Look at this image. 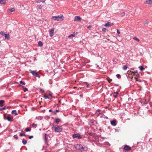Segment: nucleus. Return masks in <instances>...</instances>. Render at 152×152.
I'll use <instances>...</instances> for the list:
<instances>
[{
  "label": "nucleus",
  "mask_w": 152,
  "mask_h": 152,
  "mask_svg": "<svg viewBox=\"0 0 152 152\" xmlns=\"http://www.w3.org/2000/svg\"><path fill=\"white\" fill-rule=\"evenodd\" d=\"M64 18V17L63 15H61V16L58 15L57 16H53L52 19L55 20L62 21L63 20Z\"/></svg>",
  "instance_id": "obj_1"
},
{
  "label": "nucleus",
  "mask_w": 152,
  "mask_h": 152,
  "mask_svg": "<svg viewBox=\"0 0 152 152\" xmlns=\"http://www.w3.org/2000/svg\"><path fill=\"white\" fill-rule=\"evenodd\" d=\"M75 147L76 149L81 150L82 151L84 149V148L81 144H77L75 146Z\"/></svg>",
  "instance_id": "obj_2"
},
{
  "label": "nucleus",
  "mask_w": 152,
  "mask_h": 152,
  "mask_svg": "<svg viewBox=\"0 0 152 152\" xmlns=\"http://www.w3.org/2000/svg\"><path fill=\"white\" fill-rule=\"evenodd\" d=\"M55 131L56 132H60L62 131V129L60 128L59 126H58L56 127H55Z\"/></svg>",
  "instance_id": "obj_3"
},
{
  "label": "nucleus",
  "mask_w": 152,
  "mask_h": 152,
  "mask_svg": "<svg viewBox=\"0 0 152 152\" xmlns=\"http://www.w3.org/2000/svg\"><path fill=\"white\" fill-rule=\"evenodd\" d=\"M30 73H31L33 75L36 77H39L38 74L34 71L30 70Z\"/></svg>",
  "instance_id": "obj_4"
},
{
  "label": "nucleus",
  "mask_w": 152,
  "mask_h": 152,
  "mask_svg": "<svg viewBox=\"0 0 152 152\" xmlns=\"http://www.w3.org/2000/svg\"><path fill=\"white\" fill-rule=\"evenodd\" d=\"M132 74H133L135 76L137 77H138L140 76L139 74H138L137 71L134 72H132Z\"/></svg>",
  "instance_id": "obj_5"
},
{
  "label": "nucleus",
  "mask_w": 152,
  "mask_h": 152,
  "mask_svg": "<svg viewBox=\"0 0 152 152\" xmlns=\"http://www.w3.org/2000/svg\"><path fill=\"white\" fill-rule=\"evenodd\" d=\"M72 137L73 138H77L78 139H80L81 138V137L80 136L79 134H74L72 135Z\"/></svg>",
  "instance_id": "obj_6"
},
{
  "label": "nucleus",
  "mask_w": 152,
  "mask_h": 152,
  "mask_svg": "<svg viewBox=\"0 0 152 152\" xmlns=\"http://www.w3.org/2000/svg\"><path fill=\"white\" fill-rule=\"evenodd\" d=\"M54 28H52L49 31L50 35V37H52L54 35Z\"/></svg>",
  "instance_id": "obj_7"
},
{
  "label": "nucleus",
  "mask_w": 152,
  "mask_h": 152,
  "mask_svg": "<svg viewBox=\"0 0 152 152\" xmlns=\"http://www.w3.org/2000/svg\"><path fill=\"white\" fill-rule=\"evenodd\" d=\"M131 148V147L127 145H125L124 147V149L126 151H129L130 150Z\"/></svg>",
  "instance_id": "obj_8"
},
{
  "label": "nucleus",
  "mask_w": 152,
  "mask_h": 152,
  "mask_svg": "<svg viewBox=\"0 0 152 152\" xmlns=\"http://www.w3.org/2000/svg\"><path fill=\"white\" fill-rule=\"evenodd\" d=\"M144 3L148 4H152V0H146Z\"/></svg>",
  "instance_id": "obj_9"
},
{
  "label": "nucleus",
  "mask_w": 152,
  "mask_h": 152,
  "mask_svg": "<svg viewBox=\"0 0 152 152\" xmlns=\"http://www.w3.org/2000/svg\"><path fill=\"white\" fill-rule=\"evenodd\" d=\"M81 18L79 16H76L74 18V21H80V20Z\"/></svg>",
  "instance_id": "obj_10"
},
{
  "label": "nucleus",
  "mask_w": 152,
  "mask_h": 152,
  "mask_svg": "<svg viewBox=\"0 0 152 152\" xmlns=\"http://www.w3.org/2000/svg\"><path fill=\"white\" fill-rule=\"evenodd\" d=\"M4 119H7L9 121H11L12 120V118L10 117L9 115L8 116L7 118H6L5 117H4Z\"/></svg>",
  "instance_id": "obj_11"
},
{
  "label": "nucleus",
  "mask_w": 152,
  "mask_h": 152,
  "mask_svg": "<svg viewBox=\"0 0 152 152\" xmlns=\"http://www.w3.org/2000/svg\"><path fill=\"white\" fill-rule=\"evenodd\" d=\"M111 124L113 126H115L116 125V121L115 120H113L110 122Z\"/></svg>",
  "instance_id": "obj_12"
},
{
  "label": "nucleus",
  "mask_w": 152,
  "mask_h": 152,
  "mask_svg": "<svg viewBox=\"0 0 152 152\" xmlns=\"http://www.w3.org/2000/svg\"><path fill=\"white\" fill-rule=\"evenodd\" d=\"M104 26L105 27H106L107 28L111 26V25L110 24V23L109 22H108L106 23L104 25Z\"/></svg>",
  "instance_id": "obj_13"
},
{
  "label": "nucleus",
  "mask_w": 152,
  "mask_h": 152,
  "mask_svg": "<svg viewBox=\"0 0 152 152\" xmlns=\"http://www.w3.org/2000/svg\"><path fill=\"white\" fill-rule=\"evenodd\" d=\"M4 102V101L3 100H1L0 101V107H2L3 106V103Z\"/></svg>",
  "instance_id": "obj_14"
},
{
  "label": "nucleus",
  "mask_w": 152,
  "mask_h": 152,
  "mask_svg": "<svg viewBox=\"0 0 152 152\" xmlns=\"http://www.w3.org/2000/svg\"><path fill=\"white\" fill-rule=\"evenodd\" d=\"M5 37V39H9L10 38V35L9 34H6L4 36Z\"/></svg>",
  "instance_id": "obj_15"
},
{
  "label": "nucleus",
  "mask_w": 152,
  "mask_h": 152,
  "mask_svg": "<svg viewBox=\"0 0 152 152\" xmlns=\"http://www.w3.org/2000/svg\"><path fill=\"white\" fill-rule=\"evenodd\" d=\"M5 2V0H0V4H4Z\"/></svg>",
  "instance_id": "obj_16"
},
{
  "label": "nucleus",
  "mask_w": 152,
  "mask_h": 152,
  "mask_svg": "<svg viewBox=\"0 0 152 152\" xmlns=\"http://www.w3.org/2000/svg\"><path fill=\"white\" fill-rule=\"evenodd\" d=\"M38 46L40 47H41L43 45V43L41 41H39L38 43Z\"/></svg>",
  "instance_id": "obj_17"
},
{
  "label": "nucleus",
  "mask_w": 152,
  "mask_h": 152,
  "mask_svg": "<svg viewBox=\"0 0 152 152\" xmlns=\"http://www.w3.org/2000/svg\"><path fill=\"white\" fill-rule=\"evenodd\" d=\"M22 142L23 145H25L27 143V141L25 139H23Z\"/></svg>",
  "instance_id": "obj_18"
},
{
  "label": "nucleus",
  "mask_w": 152,
  "mask_h": 152,
  "mask_svg": "<svg viewBox=\"0 0 152 152\" xmlns=\"http://www.w3.org/2000/svg\"><path fill=\"white\" fill-rule=\"evenodd\" d=\"M8 10L10 11V12H11L14 11L15 10V9L14 8H12L11 9H9Z\"/></svg>",
  "instance_id": "obj_19"
},
{
  "label": "nucleus",
  "mask_w": 152,
  "mask_h": 152,
  "mask_svg": "<svg viewBox=\"0 0 152 152\" xmlns=\"http://www.w3.org/2000/svg\"><path fill=\"white\" fill-rule=\"evenodd\" d=\"M47 134H45V143H47V141L48 140V138L46 136H47Z\"/></svg>",
  "instance_id": "obj_20"
},
{
  "label": "nucleus",
  "mask_w": 152,
  "mask_h": 152,
  "mask_svg": "<svg viewBox=\"0 0 152 152\" xmlns=\"http://www.w3.org/2000/svg\"><path fill=\"white\" fill-rule=\"evenodd\" d=\"M12 114H15V115H18V113H16L15 110H12Z\"/></svg>",
  "instance_id": "obj_21"
},
{
  "label": "nucleus",
  "mask_w": 152,
  "mask_h": 152,
  "mask_svg": "<svg viewBox=\"0 0 152 152\" xmlns=\"http://www.w3.org/2000/svg\"><path fill=\"white\" fill-rule=\"evenodd\" d=\"M60 121V120L59 119H56L55 120V122L58 124Z\"/></svg>",
  "instance_id": "obj_22"
},
{
  "label": "nucleus",
  "mask_w": 152,
  "mask_h": 152,
  "mask_svg": "<svg viewBox=\"0 0 152 152\" xmlns=\"http://www.w3.org/2000/svg\"><path fill=\"white\" fill-rule=\"evenodd\" d=\"M133 39L137 42H139L140 41V39L137 37H134Z\"/></svg>",
  "instance_id": "obj_23"
},
{
  "label": "nucleus",
  "mask_w": 152,
  "mask_h": 152,
  "mask_svg": "<svg viewBox=\"0 0 152 152\" xmlns=\"http://www.w3.org/2000/svg\"><path fill=\"white\" fill-rule=\"evenodd\" d=\"M127 68V66L126 65H125L123 67V68L124 70H126Z\"/></svg>",
  "instance_id": "obj_24"
},
{
  "label": "nucleus",
  "mask_w": 152,
  "mask_h": 152,
  "mask_svg": "<svg viewBox=\"0 0 152 152\" xmlns=\"http://www.w3.org/2000/svg\"><path fill=\"white\" fill-rule=\"evenodd\" d=\"M46 0H39L38 1H37V3H39L42 2V3H45Z\"/></svg>",
  "instance_id": "obj_25"
},
{
  "label": "nucleus",
  "mask_w": 152,
  "mask_h": 152,
  "mask_svg": "<svg viewBox=\"0 0 152 152\" xmlns=\"http://www.w3.org/2000/svg\"><path fill=\"white\" fill-rule=\"evenodd\" d=\"M75 34H70L69 36L68 37H75Z\"/></svg>",
  "instance_id": "obj_26"
},
{
  "label": "nucleus",
  "mask_w": 152,
  "mask_h": 152,
  "mask_svg": "<svg viewBox=\"0 0 152 152\" xmlns=\"http://www.w3.org/2000/svg\"><path fill=\"white\" fill-rule=\"evenodd\" d=\"M139 68L140 70L141 71H142L144 69V68L142 66H140Z\"/></svg>",
  "instance_id": "obj_27"
},
{
  "label": "nucleus",
  "mask_w": 152,
  "mask_h": 152,
  "mask_svg": "<svg viewBox=\"0 0 152 152\" xmlns=\"http://www.w3.org/2000/svg\"><path fill=\"white\" fill-rule=\"evenodd\" d=\"M0 34L2 35L3 36H4L6 34L3 31H1L0 33Z\"/></svg>",
  "instance_id": "obj_28"
},
{
  "label": "nucleus",
  "mask_w": 152,
  "mask_h": 152,
  "mask_svg": "<svg viewBox=\"0 0 152 152\" xmlns=\"http://www.w3.org/2000/svg\"><path fill=\"white\" fill-rule=\"evenodd\" d=\"M132 81H137L138 80L136 77H134V78H133L132 77Z\"/></svg>",
  "instance_id": "obj_29"
},
{
  "label": "nucleus",
  "mask_w": 152,
  "mask_h": 152,
  "mask_svg": "<svg viewBox=\"0 0 152 152\" xmlns=\"http://www.w3.org/2000/svg\"><path fill=\"white\" fill-rule=\"evenodd\" d=\"M20 84H22L23 85H25L26 84L25 83L23 82L22 81H20Z\"/></svg>",
  "instance_id": "obj_30"
},
{
  "label": "nucleus",
  "mask_w": 152,
  "mask_h": 152,
  "mask_svg": "<svg viewBox=\"0 0 152 152\" xmlns=\"http://www.w3.org/2000/svg\"><path fill=\"white\" fill-rule=\"evenodd\" d=\"M25 130L26 132L30 131L31 130V129L29 128H27Z\"/></svg>",
  "instance_id": "obj_31"
},
{
  "label": "nucleus",
  "mask_w": 152,
  "mask_h": 152,
  "mask_svg": "<svg viewBox=\"0 0 152 152\" xmlns=\"http://www.w3.org/2000/svg\"><path fill=\"white\" fill-rule=\"evenodd\" d=\"M23 88H24L23 91L24 92H26L28 91V89L27 88H24L23 87Z\"/></svg>",
  "instance_id": "obj_32"
},
{
  "label": "nucleus",
  "mask_w": 152,
  "mask_h": 152,
  "mask_svg": "<svg viewBox=\"0 0 152 152\" xmlns=\"http://www.w3.org/2000/svg\"><path fill=\"white\" fill-rule=\"evenodd\" d=\"M37 6L39 9H41L42 8L43 6L42 5H38Z\"/></svg>",
  "instance_id": "obj_33"
},
{
  "label": "nucleus",
  "mask_w": 152,
  "mask_h": 152,
  "mask_svg": "<svg viewBox=\"0 0 152 152\" xmlns=\"http://www.w3.org/2000/svg\"><path fill=\"white\" fill-rule=\"evenodd\" d=\"M7 108H8V107H7L6 106H5L4 107L1 108V109L3 110H5Z\"/></svg>",
  "instance_id": "obj_34"
},
{
  "label": "nucleus",
  "mask_w": 152,
  "mask_h": 152,
  "mask_svg": "<svg viewBox=\"0 0 152 152\" xmlns=\"http://www.w3.org/2000/svg\"><path fill=\"white\" fill-rule=\"evenodd\" d=\"M32 126L33 127H37V125L36 124H35L34 123L33 124H32Z\"/></svg>",
  "instance_id": "obj_35"
},
{
  "label": "nucleus",
  "mask_w": 152,
  "mask_h": 152,
  "mask_svg": "<svg viewBox=\"0 0 152 152\" xmlns=\"http://www.w3.org/2000/svg\"><path fill=\"white\" fill-rule=\"evenodd\" d=\"M44 98L45 99H47V98H48V96H47L46 95H45L44 96Z\"/></svg>",
  "instance_id": "obj_36"
},
{
  "label": "nucleus",
  "mask_w": 152,
  "mask_h": 152,
  "mask_svg": "<svg viewBox=\"0 0 152 152\" xmlns=\"http://www.w3.org/2000/svg\"><path fill=\"white\" fill-rule=\"evenodd\" d=\"M121 15L122 17L124 16L125 15V12H123L122 13H121Z\"/></svg>",
  "instance_id": "obj_37"
},
{
  "label": "nucleus",
  "mask_w": 152,
  "mask_h": 152,
  "mask_svg": "<svg viewBox=\"0 0 152 152\" xmlns=\"http://www.w3.org/2000/svg\"><path fill=\"white\" fill-rule=\"evenodd\" d=\"M107 80L109 83H110L112 81V80L110 79V78H108L107 79Z\"/></svg>",
  "instance_id": "obj_38"
},
{
  "label": "nucleus",
  "mask_w": 152,
  "mask_h": 152,
  "mask_svg": "<svg viewBox=\"0 0 152 152\" xmlns=\"http://www.w3.org/2000/svg\"><path fill=\"white\" fill-rule=\"evenodd\" d=\"M107 30V29L104 28H102V31H105Z\"/></svg>",
  "instance_id": "obj_39"
},
{
  "label": "nucleus",
  "mask_w": 152,
  "mask_h": 152,
  "mask_svg": "<svg viewBox=\"0 0 152 152\" xmlns=\"http://www.w3.org/2000/svg\"><path fill=\"white\" fill-rule=\"evenodd\" d=\"M116 76L117 78H120L121 77V75L119 74H117Z\"/></svg>",
  "instance_id": "obj_40"
},
{
  "label": "nucleus",
  "mask_w": 152,
  "mask_h": 152,
  "mask_svg": "<svg viewBox=\"0 0 152 152\" xmlns=\"http://www.w3.org/2000/svg\"><path fill=\"white\" fill-rule=\"evenodd\" d=\"M14 137V138L16 139H17L18 138V137L17 134L15 135Z\"/></svg>",
  "instance_id": "obj_41"
},
{
  "label": "nucleus",
  "mask_w": 152,
  "mask_h": 152,
  "mask_svg": "<svg viewBox=\"0 0 152 152\" xmlns=\"http://www.w3.org/2000/svg\"><path fill=\"white\" fill-rule=\"evenodd\" d=\"M33 137V136H30L29 137V139H31Z\"/></svg>",
  "instance_id": "obj_42"
},
{
  "label": "nucleus",
  "mask_w": 152,
  "mask_h": 152,
  "mask_svg": "<svg viewBox=\"0 0 152 152\" xmlns=\"http://www.w3.org/2000/svg\"><path fill=\"white\" fill-rule=\"evenodd\" d=\"M117 33L118 34H120V32L118 29H117Z\"/></svg>",
  "instance_id": "obj_43"
},
{
  "label": "nucleus",
  "mask_w": 152,
  "mask_h": 152,
  "mask_svg": "<svg viewBox=\"0 0 152 152\" xmlns=\"http://www.w3.org/2000/svg\"><path fill=\"white\" fill-rule=\"evenodd\" d=\"M40 91H43V92H44V90L43 89H41L40 90Z\"/></svg>",
  "instance_id": "obj_44"
},
{
  "label": "nucleus",
  "mask_w": 152,
  "mask_h": 152,
  "mask_svg": "<svg viewBox=\"0 0 152 152\" xmlns=\"http://www.w3.org/2000/svg\"><path fill=\"white\" fill-rule=\"evenodd\" d=\"M20 136H23V134H22V133H21V134H20Z\"/></svg>",
  "instance_id": "obj_45"
},
{
  "label": "nucleus",
  "mask_w": 152,
  "mask_h": 152,
  "mask_svg": "<svg viewBox=\"0 0 152 152\" xmlns=\"http://www.w3.org/2000/svg\"><path fill=\"white\" fill-rule=\"evenodd\" d=\"M114 93H115L116 94V95H118V92H115Z\"/></svg>",
  "instance_id": "obj_46"
},
{
  "label": "nucleus",
  "mask_w": 152,
  "mask_h": 152,
  "mask_svg": "<svg viewBox=\"0 0 152 152\" xmlns=\"http://www.w3.org/2000/svg\"><path fill=\"white\" fill-rule=\"evenodd\" d=\"M48 96H52V95H51V94H49L48 95Z\"/></svg>",
  "instance_id": "obj_47"
},
{
  "label": "nucleus",
  "mask_w": 152,
  "mask_h": 152,
  "mask_svg": "<svg viewBox=\"0 0 152 152\" xmlns=\"http://www.w3.org/2000/svg\"><path fill=\"white\" fill-rule=\"evenodd\" d=\"M91 26H89L88 27V28H91Z\"/></svg>",
  "instance_id": "obj_48"
},
{
  "label": "nucleus",
  "mask_w": 152,
  "mask_h": 152,
  "mask_svg": "<svg viewBox=\"0 0 152 152\" xmlns=\"http://www.w3.org/2000/svg\"><path fill=\"white\" fill-rule=\"evenodd\" d=\"M145 24H148V23L147 22H145Z\"/></svg>",
  "instance_id": "obj_49"
},
{
  "label": "nucleus",
  "mask_w": 152,
  "mask_h": 152,
  "mask_svg": "<svg viewBox=\"0 0 152 152\" xmlns=\"http://www.w3.org/2000/svg\"><path fill=\"white\" fill-rule=\"evenodd\" d=\"M114 96L115 98H116L117 97V95H114Z\"/></svg>",
  "instance_id": "obj_50"
},
{
  "label": "nucleus",
  "mask_w": 152,
  "mask_h": 152,
  "mask_svg": "<svg viewBox=\"0 0 152 152\" xmlns=\"http://www.w3.org/2000/svg\"><path fill=\"white\" fill-rule=\"evenodd\" d=\"M58 111H59V110H56V112H58Z\"/></svg>",
  "instance_id": "obj_51"
},
{
  "label": "nucleus",
  "mask_w": 152,
  "mask_h": 152,
  "mask_svg": "<svg viewBox=\"0 0 152 152\" xmlns=\"http://www.w3.org/2000/svg\"><path fill=\"white\" fill-rule=\"evenodd\" d=\"M52 111V110L50 109V110H49V112H50Z\"/></svg>",
  "instance_id": "obj_52"
},
{
  "label": "nucleus",
  "mask_w": 152,
  "mask_h": 152,
  "mask_svg": "<svg viewBox=\"0 0 152 152\" xmlns=\"http://www.w3.org/2000/svg\"><path fill=\"white\" fill-rule=\"evenodd\" d=\"M110 24L111 25V26L112 25H113V23H110Z\"/></svg>",
  "instance_id": "obj_53"
},
{
  "label": "nucleus",
  "mask_w": 152,
  "mask_h": 152,
  "mask_svg": "<svg viewBox=\"0 0 152 152\" xmlns=\"http://www.w3.org/2000/svg\"><path fill=\"white\" fill-rule=\"evenodd\" d=\"M131 72L130 71H128V73L129 74V73H130Z\"/></svg>",
  "instance_id": "obj_54"
},
{
  "label": "nucleus",
  "mask_w": 152,
  "mask_h": 152,
  "mask_svg": "<svg viewBox=\"0 0 152 152\" xmlns=\"http://www.w3.org/2000/svg\"><path fill=\"white\" fill-rule=\"evenodd\" d=\"M23 135L24 136H26V135L25 134H23Z\"/></svg>",
  "instance_id": "obj_55"
},
{
  "label": "nucleus",
  "mask_w": 152,
  "mask_h": 152,
  "mask_svg": "<svg viewBox=\"0 0 152 152\" xmlns=\"http://www.w3.org/2000/svg\"><path fill=\"white\" fill-rule=\"evenodd\" d=\"M2 110L1 108H0V110Z\"/></svg>",
  "instance_id": "obj_56"
},
{
  "label": "nucleus",
  "mask_w": 152,
  "mask_h": 152,
  "mask_svg": "<svg viewBox=\"0 0 152 152\" xmlns=\"http://www.w3.org/2000/svg\"><path fill=\"white\" fill-rule=\"evenodd\" d=\"M86 85H87V87H88V85L87 83H86Z\"/></svg>",
  "instance_id": "obj_57"
},
{
  "label": "nucleus",
  "mask_w": 152,
  "mask_h": 152,
  "mask_svg": "<svg viewBox=\"0 0 152 152\" xmlns=\"http://www.w3.org/2000/svg\"><path fill=\"white\" fill-rule=\"evenodd\" d=\"M106 118H107V119L108 118H107V117H106Z\"/></svg>",
  "instance_id": "obj_58"
},
{
  "label": "nucleus",
  "mask_w": 152,
  "mask_h": 152,
  "mask_svg": "<svg viewBox=\"0 0 152 152\" xmlns=\"http://www.w3.org/2000/svg\"><path fill=\"white\" fill-rule=\"evenodd\" d=\"M1 44V41H0V45Z\"/></svg>",
  "instance_id": "obj_59"
},
{
  "label": "nucleus",
  "mask_w": 152,
  "mask_h": 152,
  "mask_svg": "<svg viewBox=\"0 0 152 152\" xmlns=\"http://www.w3.org/2000/svg\"><path fill=\"white\" fill-rule=\"evenodd\" d=\"M19 85H20V86H21V85H20V84Z\"/></svg>",
  "instance_id": "obj_60"
}]
</instances>
